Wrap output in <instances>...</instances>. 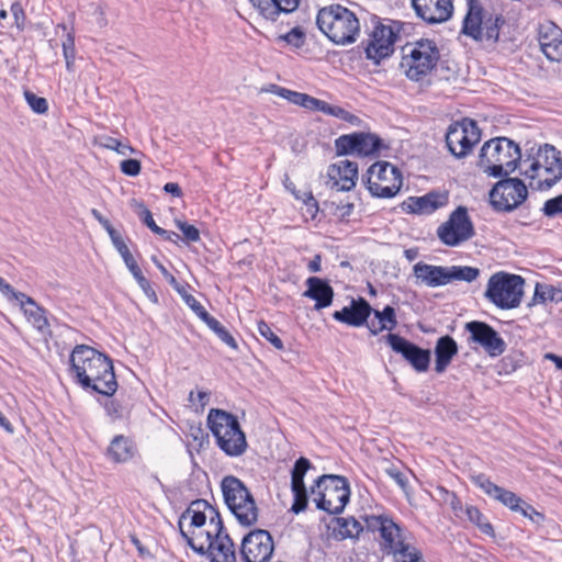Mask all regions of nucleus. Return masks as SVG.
I'll use <instances>...</instances> for the list:
<instances>
[{"instance_id": "obj_14", "label": "nucleus", "mask_w": 562, "mask_h": 562, "mask_svg": "<svg viewBox=\"0 0 562 562\" xmlns=\"http://www.w3.org/2000/svg\"><path fill=\"white\" fill-rule=\"evenodd\" d=\"M480 138V128L471 119L452 123L446 133V144L450 153L458 158L467 156Z\"/></svg>"}, {"instance_id": "obj_11", "label": "nucleus", "mask_w": 562, "mask_h": 562, "mask_svg": "<svg viewBox=\"0 0 562 562\" xmlns=\"http://www.w3.org/2000/svg\"><path fill=\"white\" fill-rule=\"evenodd\" d=\"M524 284L520 276L499 271L490 277L484 296L501 310H513L521 303Z\"/></svg>"}, {"instance_id": "obj_45", "label": "nucleus", "mask_w": 562, "mask_h": 562, "mask_svg": "<svg viewBox=\"0 0 562 562\" xmlns=\"http://www.w3.org/2000/svg\"><path fill=\"white\" fill-rule=\"evenodd\" d=\"M279 41H283L294 48H300L304 45L305 33L301 27L296 26L289 31L286 34L280 35Z\"/></svg>"}, {"instance_id": "obj_7", "label": "nucleus", "mask_w": 562, "mask_h": 562, "mask_svg": "<svg viewBox=\"0 0 562 562\" xmlns=\"http://www.w3.org/2000/svg\"><path fill=\"white\" fill-rule=\"evenodd\" d=\"M467 7L462 33L477 42L496 43L505 24L503 14L485 10L479 0H468Z\"/></svg>"}, {"instance_id": "obj_34", "label": "nucleus", "mask_w": 562, "mask_h": 562, "mask_svg": "<svg viewBox=\"0 0 562 562\" xmlns=\"http://www.w3.org/2000/svg\"><path fill=\"white\" fill-rule=\"evenodd\" d=\"M458 353V345L450 336H442L437 340L435 347L436 366L435 370L442 373L450 364L452 358Z\"/></svg>"}, {"instance_id": "obj_41", "label": "nucleus", "mask_w": 562, "mask_h": 562, "mask_svg": "<svg viewBox=\"0 0 562 562\" xmlns=\"http://www.w3.org/2000/svg\"><path fill=\"white\" fill-rule=\"evenodd\" d=\"M464 513L468 519L473 522L477 528L487 536L494 535L493 526L485 520L484 515L480 512V509L472 505H467Z\"/></svg>"}, {"instance_id": "obj_47", "label": "nucleus", "mask_w": 562, "mask_h": 562, "mask_svg": "<svg viewBox=\"0 0 562 562\" xmlns=\"http://www.w3.org/2000/svg\"><path fill=\"white\" fill-rule=\"evenodd\" d=\"M186 304L195 313V315L203 322L209 318L210 314L202 306V304L191 294L187 293L184 288H182V293H179Z\"/></svg>"}, {"instance_id": "obj_53", "label": "nucleus", "mask_w": 562, "mask_h": 562, "mask_svg": "<svg viewBox=\"0 0 562 562\" xmlns=\"http://www.w3.org/2000/svg\"><path fill=\"white\" fill-rule=\"evenodd\" d=\"M120 170L122 173L128 177H136L140 173L142 166L137 159H125L120 164Z\"/></svg>"}, {"instance_id": "obj_63", "label": "nucleus", "mask_w": 562, "mask_h": 562, "mask_svg": "<svg viewBox=\"0 0 562 562\" xmlns=\"http://www.w3.org/2000/svg\"><path fill=\"white\" fill-rule=\"evenodd\" d=\"M139 288L143 290L145 295L154 303L158 302V296L155 292V290L151 288L150 282L146 279L144 280V283L138 284Z\"/></svg>"}, {"instance_id": "obj_12", "label": "nucleus", "mask_w": 562, "mask_h": 562, "mask_svg": "<svg viewBox=\"0 0 562 562\" xmlns=\"http://www.w3.org/2000/svg\"><path fill=\"white\" fill-rule=\"evenodd\" d=\"M474 234V225L465 206H458L437 228L439 240L448 247H458L471 239Z\"/></svg>"}, {"instance_id": "obj_15", "label": "nucleus", "mask_w": 562, "mask_h": 562, "mask_svg": "<svg viewBox=\"0 0 562 562\" xmlns=\"http://www.w3.org/2000/svg\"><path fill=\"white\" fill-rule=\"evenodd\" d=\"M364 524L370 531L380 533L381 548L386 554L394 555L409 543L400 526L387 516H366Z\"/></svg>"}, {"instance_id": "obj_59", "label": "nucleus", "mask_w": 562, "mask_h": 562, "mask_svg": "<svg viewBox=\"0 0 562 562\" xmlns=\"http://www.w3.org/2000/svg\"><path fill=\"white\" fill-rule=\"evenodd\" d=\"M158 270L161 272L162 277L166 281L178 292L182 293V285L177 281V279L166 269L162 263H157Z\"/></svg>"}, {"instance_id": "obj_39", "label": "nucleus", "mask_w": 562, "mask_h": 562, "mask_svg": "<svg viewBox=\"0 0 562 562\" xmlns=\"http://www.w3.org/2000/svg\"><path fill=\"white\" fill-rule=\"evenodd\" d=\"M95 144L102 148L113 150L121 156H128L137 153L128 143H123L117 138L108 135H101L95 138Z\"/></svg>"}, {"instance_id": "obj_13", "label": "nucleus", "mask_w": 562, "mask_h": 562, "mask_svg": "<svg viewBox=\"0 0 562 562\" xmlns=\"http://www.w3.org/2000/svg\"><path fill=\"white\" fill-rule=\"evenodd\" d=\"M402 187V173L392 164L379 161L368 170V189L378 198H392Z\"/></svg>"}, {"instance_id": "obj_55", "label": "nucleus", "mask_w": 562, "mask_h": 562, "mask_svg": "<svg viewBox=\"0 0 562 562\" xmlns=\"http://www.w3.org/2000/svg\"><path fill=\"white\" fill-rule=\"evenodd\" d=\"M295 198L297 200L303 201V203L307 207V212L314 217L318 211V205H317V201L313 196L312 192L311 191H304L302 193L297 192V193H295Z\"/></svg>"}, {"instance_id": "obj_16", "label": "nucleus", "mask_w": 562, "mask_h": 562, "mask_svg": "<svg viewBox=\"0 0 562 562\" xmlns=\"http://www.w3.org/2000/svg\"><path fill=\"white\" fill-rule=\"evenodd\" d=\"M528 195L527 187L517 178L498 181L490 192V200L495 210L509 212L518 207Z\"/></svg>"}, {"instance_id": "obj_54", "label": "nucleus", "mask_w": 562, "mask_h": 562, "mask_svg": "<svg viewBox=\"0 0 562 562\" xmlns=\"http://www.w3.org/2000/svg\"><path fill=\"white\" fill-rule=\"evenodd\" d=\"M546 216L553 217L562 213V194L548 200L542 209Z\"/></svg>"}, {"instance_id": "obj_25", "label": "nucleus", "mask_w": 562, "mask_h": 562, "mask_svg": "<svg viewBox=\"0 0 562 562\" xmlns=\"http://www.w3.org/2000/svg\"><path fill=\"white\" fill-rule=\"evenodd\" d=\"M200 554H207L210 562H237L234 543L229 536L223 531L214 532L207 537L202 550H194Z\"/></svg>"}, {"instance_id": "obj_3", "label": "nucleus", "mask_w": 562, "mask_h": 562, "mask_svg": "<svg viewBox=\"0 0 562 562\" xmlns=\"http://www.w3.org/2000/svg\"><path fill=\"white\" fill-rule=\"evenodd\" d=\"M181 536L193 550H202L207 537L220 532L223 524L218 513L209 507L206 502H194L181 515L179 520Z\"/></svg>"}, {"instance_id": "obj_35", "label": "nucleus", "mask_w": 562, "mask_h": 562, "mask_svg": "<svg viewBox=\"0 0 562 562\" xmlns=\"http://www.w3.org/2000/svg\"><path fill=\"white\" fill-rule=\"evenodd\" d=\"M374 318L367 321L366 325L372 335H378L384 330L392 331L397 326L395 310L387 305L382 311L372 308Z\"/></svg>"}, {"instance_id": "obj_49", "label": "nucleus", "mask_w": 562, "mask_h": 562, "mask_svg": "<svg viewBox=\"0 0 562 562\" xmlns=\"http://www.w3.org/2000/svg\"><path fill=\"white\" fill-rule=\"evenodd\" d=\"M175 224L181 231L188 243H196L200 240V231L195 226L181 220H176Z\"/></svg>"}, {"instance_id": "obj_31", "label": "nucleus", "mask_w": 562, "mask_h": 562, "mask_svg": "<svg viewBox=\"0 0 562 562\" xmlns=\"http://www.w3.org/2000/svg\"><path fill=\"white\" fill-rule=\"evenodd\" d=\"M306 285L307 289L303 295L315 301V310L328 307L333 303L334 290L327 281L310 277L306 280Z\"/></svg>"}, {"instance_id": "obj_64", "label": "nucleus", "mask_w": 562, "mask_h": 562, "mask_svg": "<svg viewBox=\"0 0 562 562\" xmlns=\"http://www.w3.org/2000/svg\"><path fill=\"white\" fill-rule=\"evenodd\" d=\"M91 214L93 215V217L105 228V231L108 232V234H110V231H114L113 226L111 225L110 221L106 220L105 217L102 216V214L95 210V209H92L91 210Z\"/></svg>"}, {"instance_id": "obj_8", "label": "nucleus", "mask_w": 562, "mask_h": 562, "mask_svg": "<svg viewBox=\"0 0 562 562\" xmlns=\"http://www.w3.org/2000/svg\"><path fill=\"white\" fill-rule=\"evenodd\" d=\"M402 53L400 67L406 77L414 81H419L428 76L440 58L439 49L431 40L407 43L402 48Z\"/></svg>"}, {"instance_id": "obj_6", "label": "nucleus", "mask_w": 562, "mask_h": 562, "mask_svg": "<svg viewBox=\"0 0 562 562\" xmlns=\"http://www.w3.org/2000/svg\"><path fill=\"white\" fill-rule=\"evenodd\" d=\"M206 422L216 446L227 457L237 458L247 451L246 434L235 415L221 408H211Z\"/></svg>"}, {"instance_id": "obj_57", "label": "nucleus", "mask_w": 562, "mask_h": 562, "mask_svg": "<svg viewBox=\"0 0 562 562\" xmlns=\"http://www.w3.org/2000/svg\"><path fill=\"white\" fill-rule=\"evenodd\" d=\"M0 293L10 302L16 301L23 292L15 291L2 277L0 278Z\"/></svg>"}, {"instance_id": "obj_37", "label": "nucleus", "mask_w": 562, "mask_h": 562, "mask_svg": "<svg viewBox=\"0 0 562 562\" xmlns=\"http://www.w3.org/2000/svg\"><path fill=\"white\" fill-rule=\"evenodd\" d=\"M547 302H562V283L557 285L537 283L530 305L544 304Z\"/></svg>"}, {"instance_id": "obj_9", "label": "nucleus", "mask_w": 562, "mask_h": 562, "mask_svg": "<svg viewBox=\"0 0 562 562\" xmlns=\"http://www.w3.org/2000/svg\"><path fill=\"white\" fill-rule=\"evenodd\" d=\"M221 488L225 504L240 525L249 527L258 521L259 508L241 480L227 475L222 480Z\"/></svg>"}, {"instance_id": "obj_20", "label": "nucleus", "mask_w": 562, "mask_h": 562, "mask_svg": "<svg viewBox=\"0 0 562 562\" xmlns=\"http://www.w3.org/2000/svg\"><path fill=\"white\" fill-rule=\"evenodd\" d=\"M465 329L470 333V339L479 344L491 357L501 356L506 344L498 333L488 324L483 322H469Z\"/></svg>"}, {"instance_id": "obj_43", "label": "nucleus", "mask_w": 562, "mask_h": 562, "mask_svg": "<svg viewBox=\"0 0 562 562\" xmlns=\"http://www.w3.org/2000/svg\"><path fill=\"white\" fill-rule=\"evenodd\" d=\"M394 562H425L422 552L408 543L393 555Z\"/></svg>"}, {"instance_id": "obj_38", "label": "nucleus", "mask_w": 562, "mask_h": 562, "mask_svg": "<svg viewBox=\"0 0 562 562\" xmlns=\"http://www.w3.org/2000/svg\"><path fill=\"white\" fill-rule=\"evenodd\" d=\"M363 527L353 517L337 518L333 531L339 539L356 538L362 531Z\"/></svg>"}, {"instance_id": "obj_19", "label": "nucleus", "mask_w": 562, "mask_h": 562, "mask_svg": "<svg viewBox=\"0 0 562 562\" xmlns=\"http://www.w3.org/2000/svg\"><path fill=\"white\" fill-rule=\"evenodd\" d=\"M395 33L391 26L378 23L369 35L366 56L374 64L389 57L394 50Z\"/></svg>"}, {"instance_id": "obj_5", "label": "nucleus", "mask_w": 562, "mask_h": 562, "mask_svg": "<svg viewBox=\"0 0 562 562\" xmlns=\"http://www.w3.org/2000/svg\"><path fill=\"white\" fill-rule=\"evenodd\" d=\"M522 157L515 142L506 137H496L484 143L477 165L484 173L496 178L514 172L518 164L521 165Z\"/></svg>"}, {"instance_id": "obj_50", "label": "nucleus", "mask_w": 562, "mask_h": 562, "mask_svg": "<svg viewBox=\"0 0 562 562\" xmlns=\"http://www.w3.org/2000/svg\"><path fill=\"white\" fill-rule=\"evenodd\" d=\"M269 91L282 99L288 100L290 103L297 105L302 92L293 91L277 85H271Z\"/></svg>"}, {"instance_id": "obj_1", "label": "nucleus", "mask_w": 562, "mask_h": 562, "mask_svg": "<svg viewBox=\"0 0 562 562\" xmlns=\"http://www.w3.org/2000/svg\"><path fill=\"white\" fill-rule=\"evenodd\" d=\"M70 374L83 389L105 396L117 390L113 363L109 357L87 345H77L69 358Z\"/></svg>"}, {"instance_id": "obj_10", "label": "nucleus", "mask_w": 562, "mask_h": 562, "mask_svg": "<svg viewBox=\"0 0 562 562\" xmlns=\"http://www.w3.org/2000/svg\"><path fill=\"white\" fill-rule=\"evenodd\" d=\"M311 493L318 509L330 515L340 514L350 498V488L346 477L325 474L317 479Z\"/></svg>"}, {"instance_id": "obj_30", "label": "nucleus", "mask_w": 562, "mask_h": 562, "mask_svg": "<svg viewBox=\"0 0 562 562\" xmlns=\"http://www.w3.org/2000/svg\"><path fill=\"white\" fill-rule=\"evenodd\" d=\"M414 277L417 282L430 288L448 284L447 267L428 265L419 261L413 267Z\"/></svg>"}, {"instance_id": "obj_56", "label": "nucleus", "mask_w": 562, "mask_h": 562, "mask_svg": "<svg viewBox=\"0 0 562 562\" xmlns=\"http://www.w3.org/2000/svg\"><path fill=\"white\" fill-rule=\"evenodd\" d=\"M323 100L316 99L310 94L302 93L299 100L297 105L311 110V111H319L321 104Z\"/></svg>"}, {"instance_id": "obj_4", "label": "nucleus", "mask_w": 562, "mask_h": 562, "mask_svg": "<svg viewBox=\"0 0 562 562\" xmlns=\"http://www.w3.org/2000/svg\"><path fill=\"white\" fill-rule=\"evenodd\" d=\"M316 24L319 31L336 45L352 44L360 33V22L355 12L340 4L321 8Z\"/></svg>"}, {"instance_id": "obj_18", "label": "nucleus", "mask_w": 562, "mask_h": 562, "mask_svg": "<svg viewBox=\"0 0 562 562\" xmlns=\"http://www.w3.org/2000/svg\"><path fill=\"white\" fill-rule=\"evenodd\" d=\"M335 147L338 155L369 156L379 151L381 139L371 133H353L339 136L335 140Z\"/></svg>"}, {"instance_id": "obj_21", "label": "nucleus", "mask_w": 562, "mask_h": 562, "mask_svg": "<svg viewBox=\"0 0 562 562\" xmlns=\"http://www.w3.org/2000/svg\"><path fill=\"white\" fill-rule=\"evenodd\" d=\"M386 342L393 351L401 353L412 367L418 371L424 372L429 367L430 352L408 341L396 334H387L385 336Z\"/></svg>"}, {"instance_id": "obj_58", "label": "nucleus", "mask_w": 562, "mask_h": 562, "mask_svg": "<svg viewBox=\"0 0 562 562\" xmlns=\"http://www.w3.org/2000/svg\"><path fill=\"white\" fill-rule=\"evenodd\" d=\"M442 492H445L448 495V502L449 505L454 513L456 516L460 517L461 514L464 512L462 502L454 493H449L447 490L441 488Z\"/></svg>"}, {"instance_id": "obj_26", "label": "nucleus", "mask_w": 562, "mask_h": 562, "mask_svg": "<svg viewBox=\"0 0 562 562\" xmlns=\"http://www.w3.org/2000/svg\"><path fill=\"white\" fill-rule=\"evenodd\" d=\"M471 481L481 488L487 496L502 503L513 512H518L522 499L512 491L493 483L485 474L480 473L471 476Z\"/></svg>"}, {"instance_id": "obj_48", "label": "nucleus", "mask_w": 562, "mask_h": 562, "mask_svg": "<svg viewBox=\"0 0 562 562\" xmlns=\"http://www.w3.org/2000/svg\"><path fill=\"white\" fill-rule=\"evenodd\" d=\"M24 97L27 104L35 113L44 114L47 112L48 104L45 98L37 97L31 91H25Z\"/></svg>"}, {"instance_id": "obj_24", "label": "nucleus", "mask_w": 562, "mask_h": 562, "mask_svg": "<svg viewBox=\"0 0 562 562\" xmlns=\"http://www.w3.org/2000/svg\"><path fill=\"white\" fill-rule=\"evenodd\" d=\"M416 14L429 24L448 21L453 13L452 0H412Z\"/></svg>"}, {"instance_id": "obj_42", "label": "nucleus", "mask_w": 562, "mask_h": 562, "mask_svg": "<svg viewBox=\"0 0 562 562\" xmlns=\"http://www.w3.org/2000/svg\"><path fill=\"white\" fill-rule=\"evenodd\" d=\"M210 329H212L217 337L233 349H237V342L234 337L226 330V328L213 316H209L204 322Z\"/></svg>"}, {"instance_id": "obj_27", "label": "nucleus", "mask_w": 562, "mask_h": 562, "mask_svg": "<svg viewBox=\"0 0 562 562\" xmlns=\"http://www.w3.org/2000/svg\"><path fill=\"white\" fill-rule=\"evenodd\" d=\"M310 468V460L301 457L295 461L291 472V490L294 496L291 510L295 514L303 512L307 506V494L304 484V476Z\"/></svg>"}, {"instance_id": "obj_36", "label": "nucleus", "mask_w": 562, "mask_h": 562, "mask_svg": "<svg viewBox=\"0 0 562 562\" xmlns=\"http://www.w3.org/2000/svg\"><path fill=\"white\" fill-rule=\"evenodd\" d=\"M134 453L135 447L133 442L122 435L114 437L108 449L111 460L117 463L127 462L133 458Z\"/></svg>"}, {"instance_id": "obj_23", "label": "nucleus", "mask_w": 562, "mask_h": 562, "mask_svg": "<svg viewBox=\"0 0 562 562\" xmlns=\"http://www.w3.org/2000/svg\"><path fill=\"white\" fill-rule=\"evenodd\" d=\"M326 184L336 191H350L358 179V166L348 159L331 164L327 170Z\"/></svg>"}, {"instance_id": "obj_61", "label": "nucleus", "mask_w": 562, "mask_h": 562, "mask_svg": "<svg viewBox=\"0 0 562 562\" xmlns=\"http://www.w3.org/2000/svg\"><path fill=\"white\" fill-rule=\"evenodd\" d=\"M140 217L144 222V224L153 232H157L158 229V225L155 223L154 218H153V215H151V212L144 207L142 213H140Z\"/></svg>"}, {"instance_id": "obj_40", "label": "nucleus", "mask_w": 562, "mask_h": 562, "mask_svg": "<svg viewBox=\"0 0 562 562\" xmlns=\"http://www.w3.org/2000/svg\"><path fill=\"white\" fill-rule=\"evenodd\" d=\"M448 283L460 280L465 282H473L480 276V269L470 266H451L447 267Z\"/></svg>"}, {"instance_id": "obj_51", "label": "nucleus", "mask_w": 562, "mask_h": 562, "mask_svg": "<svg viewBox=\"0 0 562 562\" xmlns=\"http://www.w3.org/2000/svg\"><path fill=\"white\" fill-rule=\"evenodd\" d=\"M524 517L528 518L536 525H541L544 521V515L538 512L535 507L522 501L520 509L518 510Z\"/></svg>"}, {"instance_id": "obj_29", "label": "nucleus", "mask_w": 562, "mask_h": 562, "mask_svg": "<svg viewBox=\"0 0 562 562\" xmlns=\"http://www.w3.org/2000/svg\"><path fill=\"white\" fill-rule=\"evenodd\" d=\"M372 314V307L362 297L352 300L349 306L342 307L333 314L334 319L352 327H361Z\"/></svg>"}, {"instance_id": "obj_44", "label": "nucleus", "mask_w": 562, "mask_h": 562, "mask_svg": "<svg viewBox=\"0 0 562 562\" xmlns=\"http://www.w3.org/2000/svg\"><path fill=\"white\" fill-rule=\"evenodd\" d=\"M63 55L66 61L68 71H72L76 58L75 37L74 34L68 32L66 38L63 41Z\"/></svg>"}, {"instance_id": "obj_46", "label": "nucleus", "mask_w": 562, "mask_h": 562, "mask_svg": "<svg viewBox=\"0 0 562 562\" xmlns=\"http://www.w3.org/2000/svg\"><path fill=\"white\" fill-rule=\"evenodd\" d=\"M258 331L266 338L276 349L282 350L284 348L282 340L272 330V328L263 321L258 322Z\"/></svg>"}, {"instance_id": "obj_62", "label": "nucleus", "mask_w": 562, "mask_h": 562, "mask_svg": "<svg viewBox=\"0 0 562 562\" xmlns=\"http://www.w3.org/2000/svg\"><path fill=\"white\" fill-rule=\"evenodd\" d=\"M109 236L117 252H121L123 251V249L128 248L127 245L124 243L123 238L121 237V235L119 234V232H116L115 229L112 232L110 231Z\"/></svg>"}, {"instance_id": "obj_52", "label": "nucleus", "mask_w": 562, "mask_h": 562, "mask_svg": "<svg viewBox=\"0 0 562 562\" xmlns=\"http://www.w3.org/2000/svg\"><path fill=\"white\" fill-rule=\"evenodd\" d=\"M318 112H322V113H325V114H328V115H331V116H335V117H339V119H342V120H346V121H351V119L353 117L352 114H350L349 112H347L342 108L330 105L329 103H327L325 101H322V104H321V108H319Z\"/></svg>"}, {"instance_id": "obj_32", "label": "nucleus", "mask_w": 562, "mask_h": 562, "mask_svg": "<svg viewBox=\"0 0 562 562\" xmlns=\"http://www.w3.org/2000/svg\"><path fill=\"white\" fill-rule=\"evenodd\" d=\"M250 2L265 19L270 21H277L281 13L294 12L300 4V0H250Z\"/></svg>"}, {"instance_id": "obj_22", "label": "nucleus", "mask_w": 562, "mask_h": 562, "mask_svg": "<svg viewBox=\"0 0 562 562\" xmlns=\"http://www.w3.org/2000/svg\"><path fill=\"white\" fill-rule=\"evenodd\" d=\"M538 42L541 52L550 61H562V29L551 21L539 25Z\"/></svg>"}, {"instance_id": "obj_33", "label": "nucleus", "mask_w": 562, "mask_h": 562, "mask_svg": "<svg viewBox=\"0 0 562 562\" xmlns=\"http://www.w3.org/2000/svg\"><path fill=\"white\" fill-rule=\"evenodd\" d=\"M15 302L19 303L27 322L32 324L34 328L44 330L49 326L45 308L40 306L31 296L22 293L18 296Z\"/></svg>"}, {"instance_id": "obj_2", "label": "nucleus", "mask_w": 562, "mask_h": 562, "mask_svg": "<svg viewBox=\"0 0 562 562\" xmlns=\"http://www.w3.org/2000/svg\"><path fill=\"white\" fill-rule=\"evenodd\" d=\"M519 169L532 190H549L562 179L561 153L549 144L532 146L526 150Z\"/></svg>"}, {"instance_id": "obj_17", "label": "nucleus", "mask_w": 562, "mask_h": 562, "mask_svg": "<svg viewBox=\"0 0 562 562\" xmlns=\"http://www.w3.org/2000/svg\"><path fill=\"white\" fill-rule=\"evenodd\" d=\"M273 550L271 535L267 530L256 529L244 537L240 552L245 562H268Z\"/></svg>"}, {"instance_id": "obj_28", "label": "nucleus", "mask_w": 562, "mask_h": 562, "mask_svg": "<svg viewBox=\"0 0 562 562\" xmlns=\"http://www.w3.org/2000/svg\"><path fill=\"white\" fill-rule=\"evenodd\" d=\"M447 192L431 191L422 196H411L403 202V209L414 214H431L448 204Z\"/></svg>"}, {"instance_id": "obj_60", "label": "nucleus", "mask_w": 562, "mask_h": 562, "mask_svg": "<svg viewBox=\"0 0 562 562\" xmlns=\"http://www.w3.org/2000/svg\"><path fill=\"white\" fill-rule=\"evenodd\" d=\"M385 473L392 477L402 488L406 487V477L397 468L391 465L385 469Z\"/></svg>"}]
</instances>
